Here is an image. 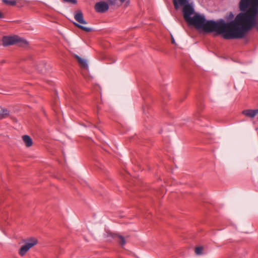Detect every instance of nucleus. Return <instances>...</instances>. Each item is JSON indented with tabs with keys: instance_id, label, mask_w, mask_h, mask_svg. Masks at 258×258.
I'll return each instance as SVG.
<instances>
[{
	"instance_id": "f257e3e1",
	"label": "nucleus",
	"mask_w": 258,
	"mask_h": 258,
	"mask_svg": "<svg viewBox=\"0 0 258 258\" xmlns=\"http://www.w3.org/2000/svg\"><path fill=\"white\" fill-rule=\"evenodd\" d=\"M238 9L240 13L235 18L230 12L225 17L227 22L223 19L216 21L222 20L225 23L216 27L214 37L221 35L227 40L242 39L253 28L258 31V0H240Z\"/></svg>"
},
{
	"instance_id": "f03ea898",
	"label": "nucleus",
	"mask_w": 258,
	"mask_h": 258,
	"mask_svg": "<svg viewBox=\"0 0 258 258\" xmlns=\"http://www.w3.org/2000/svg\"><path fill=\"white\" fill-rule=\"evenodd\" d=\"M173 3L176 10L179 9V5L183 7V18L189 26H194L196 29L205 33H216V27L221 26V24L225 23L222 20L218 22L213 20H207L204 15L195 13L188 0H173Z\"/></svg>"
},
{
	"instance_id": "7ed1b4c3",
	"label": "nucleus",
	"mask_w": 258,
	"mask_h": 258,
	"mask_svg": "<svg viewBox=\"0 0 258 258\" xmlns=\"http://www.w3.org/2000/svg\"><path fill=\"white\" fill-rule=\"evenodd\" d=\"M25 244L22 246L19 250V254L22 256L25 255L31 247L36 245L38 240L35 238H30L27 241L25 240Z\"/></svg>"
},
{
	"instance_id": "20e7f679",
	"label": "nucleus",
	"mask_w": 258,
	"mask_h": 258,
	"mask_svg": "<svg viewBox=\"0 0 258 258\" xmlns=\"http://www.w3.org/2000/svg\"><path fill=\"white\" fill-rule=\"evenodd\" d=\"M107 237L108 238H111L112 239H116L118 238L119 239V244L123 247L126 244V241L125 240V237L115 233H113L110 231L107 232Z\"/></svg>"
},
{
	"instance_id": "39448f33",
	"label": "nucleus",
	"mask_w": 258,
	"mask_h": 258,
	"mask_svg": "<svg viewBox=\"0 0 258 258\" xmlns=\"http://www.w3.org/2000/svg\"><path fill=\"white\" fill-rule=\"evenodd\" d=\"M109 8L108 4L105 2H98L95 5V9L98 13H105L108 10Z\"/></svg>"
},
{
	"instance_id": "423d86ee",
	"label": "nucleus",
	"mask_w": 258,
	"mask_h": 258,
	"mask_svg": "<svg viewBox=\"0 0 258 258\" xmlns=\"http://www.w3.org/2000/svg\"><path fill=\"white\" fill-rule=\"evenodd\" d=\"M16 35L5 36L2 38L3 45L4 46L14 45L16 44Z\"/></svg>"
},
{
	"instance_id": "0eeeda50",
	"label": "nucleus",
	"mask_w": 258,
	"mask_h": 258,
	"mask_svg": "<svg viewBox=\"0 0 258 258\" xmlns=\"http://www.w3.org/2000/svg\"><path fill=\"white\" fill-rule=\"evenodd\" d=\"M204 109V105L203 103V101L202 98H198V101L197 103V112L195 115V117L198 120H200V118L202 116L201 115V112Z\"/></svg>"
},
{
	"instance_id": "6e6552de",
	"label": "nucleus",
	"mask_w": 258,
	"mask_h": 258,
	"mask_svg": "<svg viewBox=\"0 0 258 258\" xmlns=\"http://www.w3.org/2000/svg\"><path fill=\"white\" fill-rule=\"evenodd\" d=\"M75 20L80 24H86L87 22L84 19L83 14L81 10H78L76 11L75 15Z\"/></svg>"
},
{
	"instance_id": "1a4fd4ad",
	"label": "nucleus",
	"mask_w": 258,
	"mask_h": 258,
	"mask_svg": "<svg viewBox=\"0 0 258 258\" xmlns=\"http://www.w3.org/2000/svg\"><path fill=\"white\" fill-rule=\"evenodd\" d=\"M73 56L77 60L82 68L87 69L88 68V63L85 59L82 58L77 54H74Z\"/></svg>"
},
{
	"instance_id": "9d476101",
	"label": "nucleus",
	"mask_w": 258,
	"mask_h": 258,
	"mask_svg": "<svg viewBox=\"0 0 258 258\" xmlns=\"http://www.w3.org/2000/svg\"><path fill=\"white\" fill-rule=\"evenodd\" d=\"M16 41L15 44L19 46L26 47L28 45V42L26 39L17 35H16Z\"/></svg>"
},
{
	"instance_id": "9b49d317",
	"label": "nucleus",
	"mask_w": 258,
	"mask_h": 258,
	"mask_svg": "<svg viewBox=\"0 0 258 258\" xmlns=\"http://www.w3.org/2000/svg\"><path fill=\"white\" fill-rule=\"evenodd\" d=\"M242 114L249 118H253L256 115L255 109H245L242 111Z\"/></svg>"
},
{
	"instance_id": "f8f14e48",
	"label": "nucleus",
	"mask_w": 258,
	"mask_h": 258,
	"mask_svg": "<svg viewBox=\"0 0 258 258\" xmlns=\"http://www.w3.org/2000/svg\"><path fill=\"white\" fill-rule=\"evenodd\" d=\"M23 140L25 144V145L29 147L33 144V141L31 137L28 135H24L22 137Z\"/></svg>"
},
{
	"instance_id": "ddd939ff",
	"label": "nucleus",
	"mask_w": 258,
	"mask_h": 258,
	"mask_svg": "<svg viewBox=\"0 0 258 258\" xmlns=\"http://www.w3.org/2000/svg\"><path fill=\"white\" fill-rule=\"evenodd\" d=\"M143 98L144 100V103L143 105V112L144 113L146 114V113H149L150 114V111H148V110H149L150 111V106H149V102L148 101L145 99V97L143 96Z\"/></svg>"
},
{
	"instance_id": "4468645a",
	"label": "nucleus",
	"mask_w": 258,
	"mask_h": 258,
	"mask_svg": "<svg viewBox=\"0 0 258 258\" xmlns=\"http://www.w3.org/2000/svg\"><path fill=\"white\" fill-rule=\"evenodd\" d=\"M73 24L77 28L80 29L81 30L85 32H90L93 31V29L92 28L85 27L76 22H74Z\"/></svg>"
},
{
	"instance_id": "2eb2a0df",
	"label": "nucleus",
	"mask_w": 258,
	"mask_h": 258,
	"mask_svg": "<svg viewBox=\"0 0 258 258\" xmlns=\"http://www.w3.org/2000/svg\"><path fill=\"white\" fill-rule=\"evenodd\" d=\"M46 64L44 62H40L37 66V70L41 73L43 74L46 71Z\"/></svg>"
},
{
	"instance_id": "dca6fc26",
	"label": "nucleus",
	"mask_w": 258,
	"mask_h": 258,
	"mask_svg": "<svg viewBox=\"0 0 258 258\" xmlns=\"http://www.w3.org/2000/svg\"><path fill=\"white\" fill-rule=\"evenodd\" d=\"M2 2L7 5L12 6H14L17 4L15 0H2Z\"/></svg>"
},
{
	"instance_id": "f3484780",
	"label": "nucleus",
	"mask_w": 258,
	"mask_h": 258,
	"mask_svg": "<svg viewBox=\"0 0 258 258\" xmlns=\"http://www.w3.org/2000/svg\"><path fill=\"white\" fill-rule=\"evenodd\" d=\"M203 250V246H197L195 248V253L197 255H201Z\"/></svg>"
},
{
	"instance_id": "a211bd4d",
	"label": "nucleus",
	"mask_w": 258,
	"mask_h": 258,
	"mask_svg": "<svg viewBox=\"0 0 258 258\" xmlns=\"http://www.w3.org/2000/svg\"><path fill=\"white\" fill-rule=\"evenodd\" d=\"M9 114V111L7 109H3L2 113L0 114V119L5 117L6 116L8 115Z\"/></svg>"
},
{
	"instance_id": "6ab92c4d",
	"label": "nucleus",
	"mask_w": 258,
	"mask_h": 258,
	"mask_svg": "<svg viewBox=\"0 0 258 258\" xmlns=\"http://www.w3.org/2000/svg\"><path fill=\"white\" fill-rule=\"evenodd\" d=\"M116 0H108L107 2L108 3V4L110 5H114L115 4V1ZM120 1V2L122 4L126 0H119Z\"/></svg>"
},
{
	"instance_id": "aec40b11",
	"label": "nucleus",
	"mask_w": 258,
	"mask_h": 258,
	"mask_svg": "<svg viewBox=\"0 0 258 258\" xmlns=\"http://www.w3.org/2000/svg\"><path fill=\"white\" fill-rule=\"evenodd\" d=\"M64 2L70 3L73 4H76L77 3V0H62Z\"/></svg>"
},
{
	"instance_id": "412c9836",
	"label": "nucleus",
	"mask_w": 258,
	"mask_h": 258,
	"mask_svg": "<svg viewBox=\"0 0 258 258\" xmlns=\"http://www.w3.org/2000/svg\"><path fill=\"white\" fill-rule=\"evenodd\" d=\"M161 95L163 100H165L166 97L169 98V94L166 92L163 93Z\"/></svg>"
},
{
	"instance_id": "4be33fe9",
	"label": "nucleus",
	"mask_w": 258,
	"mask_h": 258,
	"mask_svg": "<svg viewBox=\"0 0 258 258\" xmlns=\"http://www.w3.org/2000/svg\"><path fill=\"white\" fill-rule=\"evenodd\" d=\"M171 43L173 44H176L175 40L172 36H171Z\"/></svg>"
},
{
	"instance_id": "5701e85b",
	"label": "nucleus",
	"mask_w": 258,
	"mask_h": 258,
	"mask_svg": "<svg viewBox=\"0 0 258 258\" xmlns=\"http://www.w3.org/2000/svg\"><path fill=\"white\" fill-rule=\"evenodd\" d=\"M5 17L4 14L0 11V19L4 18Z\"/></svg>"
},
{
	"instance_id": "b1692460",
	"label": "nucleus",
	"mask_w": 258,
	"mask_h": 258,
	"mask_svg": "<svg viewBox=\"0 0 258 258\" xmlns=\"http://www.w3.org/2000/svg\"><path fill=\"white\" fill-rule=\"evenodd\" d=\"M74 95L76 96V97H77V98H78V97H79L77 96V94H76V93H75V92H74Z\"/></svg>"
},
{
	"instance_id": "393cba45",
	"label": "nucleus",
	"mask_w": 258,
	"mask_h": 258,
	"mask_svg": "<svg viewBox=\"0 0 258 258\" xmlns=\"http://www.w3.org/2000/svg\"><path fill=\"white\" fill-rule=\"evenodd\" d=\"M161 132H162V130H160V131H159V134H161Z\"/></svg>"
}]
</instances>
